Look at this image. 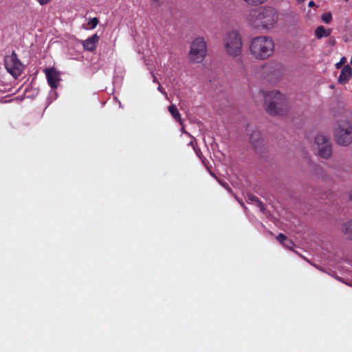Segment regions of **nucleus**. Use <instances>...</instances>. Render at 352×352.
Listing matches in <instances>:
<instances>
[{"mask_svg": "<svg viewBox=\"0 0 352 352\" xmlns=\"http://www.w3.org/2000/svg\"><path fill=\"white\" fill-rule=\"evenodd\" d=\"M274 52V42L270 36H258L250 42V54L256 60L267 59L272 56Z\"/></svg>", "mask_w": 352, "mask_h": 352, "instance_id": "obj_1", "label": "nucleus"}, {"mask_svg": "<svg viewBox=\"0 0 352 352\" xmlns=\"http://www.w3.org/2000/svg\"><path fill=\"white\" fill-rule=\"evenodd\" d=\"M250 17V21L256 28L269 30L276 23L278 14L273 8L265 7L253 10Z\"/></svg>", "mask_w": 352, "mask_h": 352, "instance_id": "obj_2", "label": "nucleus"}, {"mask_svg": "<svg viewBox=\"0 0 352 352\" xmlns=\"http://www.w3.org/2000/svg\"><path fill=\"white\" fill-rule=\"evenodd\" d=\"M265 108L272 116L282 115L287 110L286 99L279 91L273 90L265 95Z\"/></svg>", "mask_w": 352, "mask_h": 352, "instance_id": "obj_3", "label": "nucleus"}, {"mask_svg": "<svg viewBox=\"0 0 352 352\" xmlns=\"http://www.w3.org/2000/svg\"><path fill=\"white\" fill-rule=\"evenodd\" d=\"M224 47L227 54L230 56L236 57L241 54L242 40L239 32L234 30L226 34Z\"/></svg>", "mask_w": 352, "mask_h": 352, "instance_id": "obj_4", "label": "nucleus"}, {"mask_svg": "<svg viewBox=\"0 0 352 352\" xmlns=\"http://www.w3.org/2000/svg\"><path fill=\"white\" fill-rule=\"evenodd\" d=\"M335 140L338 144L344 146L352 143V124L350 122L338 125L335 131Z\"/></svg>", "mask_w": 352, "mask_h": 352, "instance_id": "obj_5", "label": "nucleus"}, {"mask_svg": "<svg viewBox=\"0 0 352 352\" xmlns=\"http://www.w3.org/2000/svg\"><path fill=\"white\" fill-rule=\"evenodd\" d=\"M206 43L201 37L194 39L191 43L189 56L190 60L195 63H201L206 54Z\"/></svg>", "mask_w": 352, "mask_h": 352, "instance_id": "obj_6", "label": "nucleus"}, {"mask_svg": "<svg viewBox=\"0 0 352 352\" xmlns=\"http://www.w3.org/2000/svg\"><path fill=\"white\" fill-rule=\"evenodd\" d=\"M4 62L6 69L12 76L16 78L21 74L23 66L14 52L6 56Z\"/></svg>", "mask_w": 352, "mask_h": 352, "instance_id": "obj_7", "label": "nucleus"}, {"mask_svg": "<svg viewBox=\"0 0 352 352\" xmlns=\"http://www.w3.org/2000/svg\"><path fill=\"white\" fill-rule=\"evenodd\" d=\"M282 65L279 63L270 62L264 64L260 69L261 75L268 80H273L281 76Z\"/></svg>", "mask_w": 352, "mask_h": 352, "instance_id": "obj_8", "label": "nucleus"}, {"mask_svg": "<svg viewBox=\"0 0 352 352\" xmlns=\"http://www.w3.org/2000/svg\"><path fill=\"white\" fill-rule=\"evenodd\" d=\"M318 146V155L323 158H329L332 154V148L329 136L322 134L318 135L315 138Z\"/></svg>", "mask_w": 352, "mask_h": 352, "instance_id": "obj_9", "label": "nucleus"}, {"mask_svg": "<svg viewBox=\"0 0 352 352\" xmlns=\"http://www.w3.org/2000/svg\"><path fill=\"white\" fill-rule=\"evenodd\" d=\"M46 75L48 85L53 89L57 88L60 80L59 73L54 68H45L43 69Z\"/></svg>", "mask_w": 352, "mask_h": 352, "instance_id": "obj_10", "label": "nucleus"}, {"mask_svg": "<svg viewBox=\"0 0 352 352\" xmlns=\"http://www.w3.org/2000/svg\"><path fill=\"white\" fill-rule=\"evenodd\" d=\"M100 40V37L97 34H94L85 41H82V45L85 50L94 52L96 49L97 43Z\"/></svg>", "mask_w": 352, "mask_h": 352, "instance_id": "obj_11", "label": "nucleus"}, {"mask_svg": "<svg viewBox=\"0 0 352 352\" xmlns=\"http://www.w3.org/2000/svg\"><path fill=\"white\" fill-rule=\"evenodd\" d=\"M251 143L255 149L261 151V146L263 145V140L261 138V133L258 131H253L250 137Z\"/></svg>", "mask_w": 352, "mask_h": 352, "instance_id": "obj_12", "label": "nucleus"}, {"mask_svg": "<svg viewBox=\"0 0 352 352\" xmlns=\"http://www.w3.org/2000/svg\"><path fill=\"white\" fill-rule=\"evenodd\" d=\"M351 71L352 69L349 65L344 66L338 77L339 82L342 84L346 83L351 77Z\"/></svg>", "mask_w": 352, "mask_h": 352, "instance_id": "obj_13", "label": "nucleus"}, {"mask_svg": "<svg viewBox=\"0 0 352 352\" xmlns=\"http://www.w3.org/2000/svg\"><path fill=\"white\" fill-rule=\"evenodd\" d=\"M246 198L248 203L255 204L260 208L261 211L264 210V206L263 203L259 200V199L256 196L252 194H248Z\"/></svg>", "mask_w": 352, "mask_h": 352, "instance_id": "obj_14", "label": "nucleus"}, {"mask_svg": "<svg viewBox=\"0 0 352 352\" xmlns=\"http://www.w3.org/2000/svg\"><path fill=\"white\" fill-rule=\"evenodd\" d=\"M331 33V30L330 29L327 30L322 25L318 27L315 30V34L318 38L327 37L330 36Z\"/></svg>", "mask_w": 352, "mask_h": 352, "instance_id": "obj_15", "label": "nucleus"}, {"mask_svg": "<svg viewBox=\"0 0 352 352\" xmlns=\"http://www.w3.org/2000/svg\"><path fill=\"white\" fill-rule=\"evenodd\" d=\"M168 111L170 113L175 120L180 121L181 115L177 107L175 104H171L168 107Z\"/></svg>", "mask_w": 352, "mask_h": 352, "instance_id": "obj_16", "label": "nucleus"}, {"mask_svg": "<svg viewBox=\"0 0 352 352\" xmlns=\"http://www.w3.org/2000/svg\"><path fill=\"white\" fill-rule=\"evenodd\" d=\"M343 230L346 236L349 239H352V220L344 225Z\"/></svg>", "mask_w": 352, "mask_h": 352, "instance_id": "obj_17", "label": "nucleus"}, {"mask_svg": "<svg viewBox=\"0 0 352 352\" xmlns=\"http://www.w3.org/2000/svg\"><path fill=\"white\" fill-rule=\"evenodd\" d=\"M267 0H244L245 3L250 6H258L265 3Z\"/></svg>", "mask_w": 352, "mask_h": 352, "instance_id": "obj_18", "label": "nucleus"}, {"mask_svg": "<svg viewBox=\"0 0 352 352\" xmlns=\"http://www.w3.org/2000/svg\"><path fill=\"white\" fill-rule=\"evenodd\" d=\"M99 23V20L96 17H94L91 19L89 22L88 23V25L90 26V29H94L98 24Z\"/></svg>", "mask_w": 352, "mask_h": 352, "instance_id": "obj_19", "label": "nucleus"}, {"mask_svg": "<svg viewBox=\"0 0 352 352\" xmlns=\"http://www.w3.org/2000/svg\"><path fill=\"white\" fill-rule=\"evenodd\" d=\"M276 239L278 242H280L282 244H284V243L287 241V236L283 234V233H280L277 236Z\"/></svg>", "mask_w": 352, "mask_h": 352, "instance_id": "obj_20", "label": "nucleus"}, {"mask_svg": "<svg viewBox=\"0 0 352 352\" xmlns=\"http://www.w3.org/2000/svg\"><path fill=\"white\" fill-rule=\"evenodd\" d=\"M346 58H345V57H342V58L340 59V62H338V63H336V67H337L338 69L341 68V67H342V65L346 63Z\"/></svg>", "mask_w": 352, "mask_h": 352, "instance_id": "obj_21", "label": "nucleus"}, {"mask_svg": "<svg viewBox=\"0 0 352 352\" xmlns=\"http://www.w3.org/2000/svg\"><path fill=\"white\" fill-rule=\"evenodd\" d=\"M194 150L195 151V153H196L197 155L200 159H201V160H202L203 163H205V162H204V160H206V159L205 157H204V159H202L203 155H202V153H201V150H200L199 148H197V149L196 148H195Z\"/></svg>", "mask_w": 352, "mask_h": 352, "instance_id": "obj_22", "label": "nucleus"}, {"mask_svg": "<svg viewBox=\"0 0 352 352\" xmlns=\"http://www.w3.org/2000/svg\"><path fill=\"white\" fill-rule=\"evenodd\" d=\"M331 19V16L330 14H328V15H323L322 17V19L323 20L324 22H325L326 23H328L330 22V20Z\"/></svg>", "mask_w": 352, "mask_h": 352, "instance_id": "obj_23", "label": "nucleus"}, {"mask_svg": "<svg viewBox=\"0 0 352 352\" xmlns=\"http://www.w3.org/2000/svg\"><path fill=\"white\" fill-rule=\"evenodd\" d=\"M285 246L292 248V245H294L293 242L291 240H287L283 244Z\"/></svg>", "mask_w": 352, "mask_h": 352, "instance_id": "obj_24", "label": "nucleus"}, {"mask_svg": "<svg viewBox=\"0 0 352 352\" xmlns=\"http://www.w3.org/2000/svg\"><path fill=\"white\" fill-rule=\"evenodd\" d=\"M36 1L38 2V3L41 6L46 5L51 1V0H36Z\"/></svg>", "mask_w": 352, "mask_h": 352, "instance_id": "obj_25", "label": "nucleus"}, {"mask_svg": "<svg viewBox=\"0 0 352 352\" xmlns=\"http://www.w3.org/2000/svg\"><path fill=\"white\" fill-rule=\"evenodd\" d=\"M151 74H152V76L153 78V82L160 84L157 78H156V76H155V74H154V73L153 72H151Z\"/></svg>", "mask_w": 352, "mask_h": 352, "instance_id": "obj_26", "label": "nucleus"}, {"mask_svg": "<svg viewBox=\"0 0 352 352\" xmlns=\"http://www.w3.org/2000/svg\"><path fill=\"white\" fill-rule=\"evenodd\" d=\"M158 85H159V86H158V87H157V89H158L160 92H162V93H164V89H163V87L160 85V84H158Z\"/></svg>", "mask_w": 352, "mask_h": 352, "instance_id": "obj_27", "label": "nucleus"}, {"mask_svg": "<svg viewBox=\"0 0 352 352\" xmlns=\"http://www.w3.org/2000/svg\"><path fill=\"white\" fill-rule=\"evenodd\" d=\"M314 5H315L314 1H311L309 2L308 6L309 7H313V6H314Z\"/></svg>", "mask_w": 352, "mask_h": 352, "instance_id": "obj_28", "label": "nucleus"}, {"mask_svg": "<svg viewBox=\"0 0 352 352\" xmlns=\"http://www.w3.org/2000/svg\"><path fill=\"white\" fill-rule=\"evenodd\" d=\"M190 144L193 147L194 149L195 148L193 141H190Z\"/></svg>", "mask_w": 352, "mask_h": 352, "instance_id": "obj_29", "label": "nucleus"}, {"mask_svg": "<svg viewBox=\"0 0 352 352\" xmlns=\"http://www.w3.org/2000/svg\"><path fill=\"white\" fill-rule=\"evenodd\" d=\"M304 1H305V0H297V1H298V3H302V2H303Z\"/></svg>", "mask_w": 352, "mask_h": 352, "instance_id": "obj_30", "label": "nucleus"}, {"mask_svg": "<svg viewBox=\"0 0 352 352\" xmlns=\"http://www.w3.org/2000/svg\"><path fill=\"white\" fill-rule=\"evenodd\" d=\"M351 64L352 65V56H351Z\"/></svg>", "mask_w": 352, "mask_h": 352, "instance_id": "obj_31", "label": "nucleus"}, {"mask_svg": "<svg viewBox=\"0 0 352 352\" xmlns=\"http://www.w3.org/2000/svg\"><path fill=\"white\" fill-rule=\"evenodd\" d=\"M239 203H240V204H241V206H243V203H241V202H240V201H239Z\"/></svg>", "mask_w": 352, "mask_h": 352, "instance_id": "obj_32", "label": "nucleus"}, {"mask_svg": "<svg viewBox=\"0 0 352 352\" xmlns=\"http://www.w3.org/2000/svg\"><path fill=\"white\" fill-rule=\"evenodd\" d=\"M350 198H351V199L352 200V195H351V197H350Z\"/></svg>", "mask_w": 352, "mask_h": 352, "instance_id": "obj_33", "label": "nucleus"}, {"mask_svg": "<svg viewBox=\"0 0 352 352\" xmlns=\"http://www.w3.org/2000/svg\"><path fill=\"white\" fill-rule=\"evenodd\" d=\"M346 1H348L349 0H345Z\"/></svg>", "mask_w": 352, "mask_h": 352, "instance_id": "obj_34", "label": "nucleus"}]
</instances>
